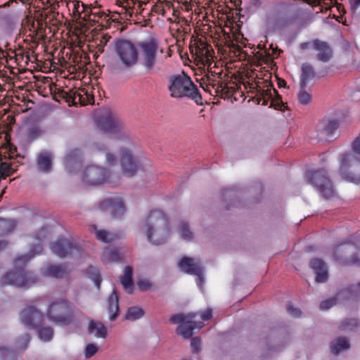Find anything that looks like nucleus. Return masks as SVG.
Wrapping results in <instances>:
<instances>
[{
  "instance_id": "nucleus-1",
  "label": "nucleus",
  "mask_w": 360,
  "mask_h": 360,
  "mask_svg": "<svg viewBox=\"0 0 360 360\" xmlns=\"http://www.w3.org/2000/svg\"><path fill=\"white\" fill-rule=\"evenodd\" d=\"M41 252L42 247L38 244L29 253L18 256L13 261L14 271L8 272L1 278V285L27 289L36 284L38 282L37 276L33 272L25 270V267L34 257Z\"/></svg>"
},
{
  "instance_id": "nucleus-2",
  "label": "nucleus",
  "mask_w": 360,
  "mask_h": 360,
  "mask_svg": "<svg viewBox=\"0 0 360 360\" xmlns=\"http://www.w3.org/2000/svg\"><path fill=\"white\" fill-rule=\"evenodd\" d=\"M144 229L148 242L157 245L165 243L170 234L168 217L158 210L149 212L144 220Z\"/></svg>"
},
{
  "instance_id": "nucleus-3",
  "label": "nucleus",
  "mask_w": 360,
  "mask_h": 360,
  "mask_svg": "<svg viewBox=\"0 0 360 360\" xmlns=\"http://www.w3.org/2000/svg\"><path fill=\"white\" fill-rule=\"evenodd\" d=\"M168 89L172 98L188 97L194 100L197 104H202V96L196 85L184 72L181 74L170 76Z\"/></svg>"
},
{
  "instance_id": "nucleus-4",
  "label": "nucleus",
  "mask_w": 360,
  "mask_h": 360,
  "mask_svg": "<svg viewBox=\"0 0 360 360\" xmlns=\"http://www.w3.org/2000/svg\"><path fill=\"white\" fill-rule=\"evenodd\" d=\"M298 20V14L291 6L281 2L276 5L272 12L266 17V24L274 30H284L294 25Z\"/></svg>"
},
{
  "instance_id": "nucleus-5",
  "label": "nucleus",
  "mask_w": 360,
  "mask_h": 360,
  "mask_svg": "<svg viewBox=\"0 0 360 360\" xmlns=\"http://www.w3.org/2000/svg\"><path fill=\"white\" fill-rule=\"evenodd\" d=\"M75 311V307L72 303L60 298L49 304L46 316L53 323L69 324L73 319Z\"/></svg>"
},
{
  "instance_id": "nucleus-6",
  "label": "nucleus",
  "mask_w": 360,
  "mask_h": 360,
  "mask_svg": "<svg viewBox=\"0 0 360 360\" xmlns=\"http://www.w3.org/2000/svg\"><path fill=\"white\" fill-rule=\"evenodd\" d=\"M113 44L115 52L125 68H131L138 63L139 51L136 44L124 39H116Z\"/></svg>"
},
{
  "instance_id": "nucleus-7",
  "label": "nucleus",
  "mask_w": 360,
  "mask_h": 360,
  "mask_svg": "<svg viewBox=\"0 0 360 360\" xmlns=\"http://www.w3.org/2000/svg\"><path fill=\"white\" fill-rule=\"evenodd\" d=\"M196 313H188L186 314H176L172 315L169 321L176 324H179L176 328V333L184 338H190L195 329H200L204 326L202 321H195Z\"/></svg>"
},
{
  "instance_id": "nucleus-8",
  "label": "nucleus",
  "mask_w": 360,
  "mask_h": 360,
  "mask_svg": "<svg viewBox=\"0 0 360 360\" xmlns=\"http://www.w3.org/2000/svg\"><path fill=\"white\" fill-rule=\"evenodd\" d=\"M340 172L343 179L354 184L360 183V158L352 153L343 154Z\"/></svg>"
},
{
  "instance_id": "nucleus-9",
  "label": "nucleus",
  "mask_w": 360,
  "mask_h": 360,
  "mask_svg": "<svg viewBox=\"0 0 360 360\" xmlns=\"http://www.w3.org/2000/svg\"><path fill=\"white\" fill-rule=\"evenodd\" d=\"M307 182L315 187L326 199H329L335 194L330 180L324 170L308 171L306 174Z\"/></svg>"
},
{
  "instance_id": "nucleus-10",
  "label": "nucleus",
  "mask_w": 360,
  "mask_h": 360,
  "mask_svg": "<svg viewBox=\"0 0 360 360\" xmlns=\"http://www.w3.org/2000/svg\"><path fill=\"white\" fill-rule=\"evenodd\" d=\"M50 249L60 258L80 256L82 253V248L71 238H59L51 243Z\"/></svg>"
},
{
  "instance_id": "nucleus-11",
  "label": "nucleus",
  "mask_w": 360,
  "mask_h": 360,
  "mask_svg": "<svg viewBox=\"0 0 360 360\" xmlns=\"http://www.w3.org/2000/svg\"><path fill=\"white\" fill-rule=\"evenodd\" d=\"M142 51L143 66L150 72L153 70L157 62L158 44L155 39H150L140 43Z\"/></svg>"
},
{
  "instance_id": "nucleus-12",
  "label": "nucleus",
  "mask_w": 360,
  "mask_h": 360,
  "mask_svg": "<svg viewBox=\"0 0 360 360\" xmlns=\"http://www.w3.org/2000/svg\"><path fill=\"white\" fill-rule=\"evenodd\" d=\"M142 51L143 66L150 72L153 70L157 62L158 44L155 39H150L140 43Z\"/></svg>"
},
{
  "instance_id": "nucleus-13",
  "label": "nucleus",
  "mask_w": 360,
  "mask_h": 360,
  "mask_svg": "<svg viewBox=\"0 0 360 360\" xmlns=\"http://www.w3.org/2000/svg\"><path fill=\"white\" fill-rule=\"evenodd\" d=\"M108 172L103 167L89 166L86 168L82 181L91 186H98L105 182H110Z\"/></svg>"
},
{
  "instance_id": "nucleus-14",
  "label": "nucleus",
  "mask_w": 360,
  "mask_h": 360,
  "mask_svg": "<svg viewBox=\"0 0 360 360\" xmlns=\"http://www.w3.org/2000/svg\"><path fill=\"white\" fill-rule=\"evenodd\" d=\"M98 127L105 133L117 134L122 131V124L116 115L110 111H105L97 120Z\"/></svg>"
},
{
  "instance_id": "nucleus-15",
  "label": "nucleus",
  "mask_w": 360,
  "mask_h": 360,
  "mask_svg": "<svg viewBox=\"0 0 360 360\" xmlns=\"http://www.w3.org/2000/svg\"><path fill=\"white\" fill-rule=\"evenodd\" d=\"M302 49H311L316 52V58L317 60L328 63L333 58V50L328 43L320 39H314L307 43L302 44Z\"/></svg>"
},
{
  "instance_id": "nucleus-16",
  "label": "nucleus",
  "mask_w": 360,
  "mask_h": 360,
  "mask_svg": "<svg viewBox=\"0 0 360 360\" xmlns=\"http://www.w3.org/2000/svg\"><path fill=\"white\" fill-rule=\"evenodd\" d=\"M98 207L102 211L110 210L114 219L120 218L126 211L124 202L120 197L105 199L99 203Z\"/></svg>"
},
{
  "instance_id": "nucleus-17",
  "label": "nucleus",
  "mask_w": 360,
  "mask_h": 360,
  "mask_svg": "<svg viewBox=\"0 0 360 360\" xmlns=\"http://www.w3.org/2000/svg\"><path fill=\"white\" fill-rule=\"evenodd\" d=\"M120 163L124 176L131 177L136 173L139 168L138 162L129 149L120 150Z\"/></svg>"
},
{
  "instance_id": "nucleus-18",
  "label": "nucleus",
  "mask_w": 360,
  "mask_h": 360,
  "mask_svg": "<svg viewBox=\"0 0 360 360\" xmlns=\"http://www.w3.org/2000/svg\"><path fill=\"white\" fill-rule=\"evenodd\" d=\"M178 266L182 272L197 276L200 281L202 279L203 269L199 261L184 257L178 262Z\"/></svg>"
},
{
  "instance_id": "nucleus-19",
  "label": "nucleus",
  "mask_w": 360,
  "mask_h": 360,
  "mask_svg": "<svg viewBox=\"0 0 360 360\" xmlns=\"http://www.w3.org/2000/svg\"><path fill=\"white\" fill-rule=\"evenodd\" d=\"M44 315L34 307L24 309L20 315L21 321L30 328H37L42 322Z\"/></svg>"
},
{
  "instance_id": "nucleus-20",
  "label": "nucleus",
  "mask_w": 360,
  "mask_h": 360,
  "mask_svg": "<svg viewBox=\"0 0 360 360\" xmlns=\"http://www.w3.org/2000/svg\"><path fill=\"white\" fill-rule=\"evenodd\" d=\"M310 266L316 274V283H325L328 281V274L326 263L321 259H313L310 261Z\"/></svg>"
},
{
  "instance_id": "nucleus-21",
  "label": "nucleus",
  "mask_w": 360,
  "mask_h": 360,
  "mask_svg": "<svg viewBox=\"0 0 360 360\" xmlns=\"http://www.w3.org/2000/svg\"><path fill=\"white\" fill-rule=\"evenodd\" d=\"M39 34V30L36 26V23L34 20L28 18L27 20L26 25H25L24 30L21 32V34L23 37H26L24 39L25 43H34L37 44V36Z\"/></svg>"
},
{
  "instance_id": "nucleus-22",
  "label": "nucleus",
  "mask_w": 360,
  "mask_h": 360,
  "mask_svg": "<svg viewBox=\"0 0 360 360\" xmlns=\"http://www.w3.org/2000/svg\"><path fill=\"white\" fill-rule=\"evenodd\" d=\"M70 272V269L65 264H49L43 269V274L46 276L55 278H63Z\"/></svg>"
},
{
  "instance_id": "nucleus-23",
  "label": "nucleus",
  "mask_w": 360,
  "mask_h": 360,
  "mask_svg": "<svg viewBox=\"0 0 360 360\" xmlns=\"http://www.w3.org/2000/svg\"><path fill=\"white\" fill-rule=\"evenodd\" d=\"M63 97L68 99L72 100L73 102L75 101L77 98H78V101L83 105L91 103L94 101V97L91 95H89L85 89H80V91H62Z\"/></svg>"
},
{
  "instance_id": "nucleus-24",
  "label": "nucleus",
  "mask_w": 360,
  "mask_h": 360,
  "mask_svg": "<svg viewBox=\"0 0 360 360\" xmlns=\"http://www.w3.org/2000/svg\"><path fill=\"white\" fill-rule=\"evenodd\" d=\"M318 130L327 138L333 136L338 129V119L335 117H324L318 126Z\"/></svg>"
},
{
  "instance_id": "nucleus-25",
  "label": "nucleus",
  "mask_w": 360,
  "mask_h": 360,
  "mask_svg": "<svg viewBox=\"0 0 360 360\" xmlns=\"http://www.w3.org/2000/svg\"><path fill=\"white\" fill-rule=\"evenodd\" d=\"M52 155L48 151L40 153L37 158L38 169L44 173L49 172L51 169Z\"/></svg>"
},
{
  "instance_id": "nucleus-26",
  "label": "nucleus",
  "mask_w": 360,
  "mask_h": 360,
  "mask_svg": "<svg viewBox=\"0 0 360 360\" xmlns=\"http://www.w3.org/2000/svg\"><path fill=\"white\" fill-rule=\"evenodd\" d=\"M300 87L306 88L308 82L314 79L316 74L309 63H304L301 67Z\"/></svg>"
},
{
  "instance_id": "nucleus-27",
  "label": "nucleus",
  "mask_w": 360,
  "mask_h": 360,
  "mask_svg": "<svg viewBox=\"0 0 360 360\" xmlns=\"http://www.w3.org/2000/svg\"><path fill=\"white\" fill-rule=\"evenodd\" d=\"M108 310L110 316V320L114 321L119 314V300L117 292L113 290L108 298Z\"/></svg>"
},
{
  "instance_id": "nucleus-28",
  "label": "nucleus",
  "mask_w": 360,
  "mask_h": 360,
  "mask_svg": "<svg viewBox=\"0 0 360 360\" xmlns=\"http://www.w3.org/2000/svg\"><path fill=\"white\" fill-rule=\"evenodd\" d=\"M88 330L90 334L94 335L96 338H105L107 336V328L100 321L91 320L89 323Z\"/></svg>"
},
{
  "instance_id": "nucleus-29",
  "label": "nucleus",
  "mask_w": 360,
  "mask_h": 360,
  "mask_svg": "<svg viewBox=\"0 0 360 360\" xmlns=\"http://www.w3.org/2000/svg\"><path fill=\"white\" fill-rule=\"evenodd\" d=\"M122 256L116 248H105L101 256V260L103 264L111 262H118L122 261Z\"/></svg>"
},
{
  "instance_id": "nucleus-30",
  "label": "nucleus",
  "mask_w": 360,
  "mask_h": 360,
  "mask_svg": "<svg viewBox=\"0 0 360 360\" xmlns=\"http://www.w3.org/2000/svg\"><path fill=\"white\" fill-rule=\"evenodd\" d=\"M191 53L202 61H209L212 58V52L210 46L206 44H200L195 47L191 49Z\"/></svg>"
},
{
  "instance_id": "nucleus-31",
  "label": "nucleus",
  "mask_w": 360,
  "mask_h": 360,
  "mask_svg": "<svg viewBox=\"0 0 360 360\" xmlns=\"http://www.w3.org/2000/svg\"><path fill=\"white\" fill-rule=\"evenodd\" d=\"M91 229L94 232L98 240L106 243L112 242L120 236L119 234L110 233L105 230H99L95 225L91 226Z\"/></svg>"
},
{
  "instance_id": "nucleus-32",
  "label": "nucleus",
  "mask_w": 360,
  "mask_h": 360,
  "mask_svg": "<svg viewBox=\"0 0 360 360\" xmlns=\"http://www.w3.org/2000/svg\"><path fill=\"white\" fill-rule=\"evenodd\" d=\"M15 226L16 223L14 220L0 218V236L11 233Z\"/></svg>"
},
{
  "instance_id": "nucleus-33",
  "label": "nucleus",
  "mask_w": 360,
  "mask_h": 360,
  "mask_svg": "<svg viewBox=\"0 0 360 360\" xmlns=\"http://www.w3.org/2000/svg\"><path fill=\"white\" fill-rule=\"evenodd\" d=\"M360 295V283L352 285L345 290L339 291V297H344L348 299H354Z\"/></svg>"
},
{
  "instance_id": "nucleus-34",
  "label": "nucleus",
  "mask_w": 360,
  "mask_h": 360,
  "mask_svg": "<svg viewBox=\"0 0 360 360\" xmlns=\"http://www.w3.org/2000/svg\"><path fill=\"white\" fill-rule=\"evenodd\" d=\"M86 274L94 283L96 287L99 289L102 282L100 271L96 267L90 266L86 270Z\"/></svg>"
},
{
  "instance_id": "nucleus-35",
  "label": "nucleus",
  "mask_w": 360,
  "mask_h": 360,
  "mask_svg": "<svg viewBox=\"0 0 360 360\" xmlns=\"http://www.w3.org/2000/svg\"><path fill=\"white\" fill-rule=\"evenodd\" d=\"M275 94L273 92V89H259L257 94L258 103L262 101V105H266L269 100H271Z\"/></svg>"
},
{
  "instance_id": "nucleus-36",
  "label": "nucleus",
  "mask_w": 360,
  "mask_h": 360,
  "mask_svg": "<svg viewBox=\"0 0 360 360\" xmlns=\"http://www.w3.org/2000/svg\"><path fill=\"white\" fill-rule=\"evenodd\" d=\"M144 315L143 310L138 307H132L127 310L125 319L127 320L135 321L141 319Z\"/></svg>"
},
{
  "instance_id": "nucleus-37",
  "label": "nucleus",
  "mask_w": 360,
  "mask_h": 360,
  "mask_svg": "<svg viewBox=\"0 0 360 360\" xmlns=\"http://www.w3.org/2000/svg\"><path fill=\"white\" fill-rule=\"evenodd\" d=\"M43 134V131L38 126H32L28 128L26 138L28 141L32 142L39 139Z\"/></svg>"
},
{
  "instance_id": "nucleus-38",
  "label": "nucleus",
  "mask_w": 360,
  "mask_h": 360,
  "mask_svg": "<svg viewBox=\"0 0 360 360\" xmlns=\"http://www.w3.org/2000/svg\"><path fill=\"white\" fill-rule=\"evenodd\" d=\"M339 264L341 265H356L360 266V250L356 255L351 258L343 257L342 255H339Z\"/></svg>"
},
{
  "instance_id": "nucleus-39",
  "label": "nucleus",
  "mask_w": 360,
  "mask_h": 360,
  "mask_svg": "<svg viewBox=\"0 0 360 360\" xmlns=\"http://www.w3.org/2000/svg\"><path fill=\"white\" fill-rule=\"evenodd\" d=\"M179 234L185 240H191L193 238V233L190 231L188 224L186 221H181Z\"/></svg>"
},
{
  "instance_id": "nucleus-40",
  "label": "nucleus",
  "mask_w": 360,
  "mask_h": 360,
  "mask_svg": "<svg viewBox=\"0 0 360 360\" xmlns=\"http://www.w3.org/2000/svg\"><path fill=\"white\" fill-rule=\"evenodd\" d=\"M38 335L42 341L48 342L53 338V330L51 327H43L39 330Z\"/></svg>"
},
{
  "instance_id": "nucleus-41",
  "label": "nucleus",
  "mask_w": 360,
  "mask_h": 360,
  "mask_svg": "<svg viewBox=\"0 0 360 360\" xmlns=\"http://www.w3.org/2000/svg\"><path fill=\"white\" fill-rule=\"evenodd\" d=\"M306 88L300 87L297 94L298 101L302 105H309L311 102V95L305 91Z\"/></svg>"
},
{
  "instance_id": "nucleus-42",
  "label": "nucleus",
  "mask_w": 360,
  "mask_h": 360,
  "mask_svg": "<svg viewBox=\"0 0 360 360\" xmlns=\"http://www.w3.org/2000/svg\"><path fill=\"white\" fill-rule=\"evenodd\" d=\"M15 352L6 347H0V360H16Z\"/></svg>"
},
{
  "instance_id": "nucleus-43",
  "label": "nucleus",
  "mask_w": 360,
  "mask_h": 360,
  "mask_svg": "<svg viewBox=\"0 0 360 360\" xmlns=\"http://www.w3.org/2000/svg\"><path fill=\"white\" fill-rule=\"evenodd\" d=\"M338 303V298L336 295L327 299L326 300L322 301L319 304V308L321 310H328L331 307L335 306Z\"/></svg>"
},
{
  "instance_id": "nucleus-44",
  "label": "nucleus",
  "mask_w": 360,
  "mask_h": 360,
  "mask_svg": "<svg viewBox=\"0 0 360 360\" xmlns=\"http://www.w3.org/2000/svg\"><path fill=\"white\" fill-rule=\"evenodd\" d=\"M273 92L275 94L271 98L270 107H273L276 110H281L283 104L281 100V96L278 94V91L274 88H273Z\"/></svg>"
},
{
  "instance_id": "nucleus-45",
  "label": "nucleus",
  "mask_w": 360,
  "mask_h": 360,
  "mask_svg": "<svg viewBox=\"0 0 360 360\" xmlns=\"http://www.w3.org/2000/svg\"><path fill=\"white\" fill-rule=\"evenodd\" d=\"M82 6L84 7V11L89 12L88 9H89V13L91 15H94L95 18L97 17L98 18H104L107 17L105 13L103 11H101L99 8L94 7V8H87V6L84 4H82Z\"/></svg>"
},
{
  "instance_id": "nucleus-46",
  "label": "nucleus",
  "mask_w": 360,
  "mask_h": 360,
  "mask_svg": "<svg viewBox=\"0 0 360 360\" xmlns=\"http://www.w3.org/2000/svg\"><path fill=\"white\" fill-rule=\"evenodd\" d=\"M98 348L94 344H88L84 350V356L86 358L89 359L92 357L96 353L98 352Z\"/></svg>"
},
{
  "instance_id": "nucleus-47",
  "label": "nucleus",
  "mask_w": 360,
  "mask_h": 360,
  "mask_svg": "<svg viewBox=\"0 0 360 360\" xmlns=\"http://www.w3.org/2000/svg\"><path fill=\"white\" fill-rule=\"evenodd\" d=\"M136 8V3H134V0H127V4L124 5V9L130 17L134 13H137Z\"/></svg>"
},
{
  "instance_id": "nucleus-48",
  "label": "nucleus",
  "mask_w": 360,
  "mask_h": 360,
  "mask_svg": "<svg viewBox=\"0 0 360 360\" xmlns=\"http://www.w3.org/2000/svg\"><path fill=\"white\" fill-rule=\"evenodd\" d=\"M201 340L199 338L195 337L193 338L191 340V347L192 349V352L194 354H197L200 350Z\"/></svg>"
},
{
  "instance_id": "nucleus-49",
  "label": "nucleus",
  "mask_w": 360,
  "mask_h": 360,
  "mask_svg": "<svg viewBox=\"0 0 360 360\" xmlns=\"http://www.w3.org/2000/svg\"><path fill=\"white\" fill-rule=\"evenodd\" d=\"M287 311L288 313L295 318H298L301 315V311L295 308L292 304H288L287 306Z\"/></svg>"
},
{
  "instance_id": "nucleus-50",
  "label": "nucleus",
  "mask_w": 360,
  "mask_h": 360,
  "mask_svg": "<svg viewBox=\"0 0 360 360\" xmlns=\"http://www.w3.org/2000/svg\"><path fill=\"white\" fill-rule=\"evenodd\" d=\"M349 347L350 344L347 338L344 337H339V353L341 351L349 349Z\"/></svg>"
},
{
  "instance_id": "nucleus-51",
  "label": "nucleus",
  "mask_w": 360,
  "mask_h": 360,
  "mask_svg": "<svg viewBox=\"0 0 360 360\" xmlns=\"http://www.w3.org/2000/svg\"><path fill=\"white\" fill-rule=\"evenodd\" d=\"M121 283L125 290H131L133 286L132 278L122 276Z\"/></svg>"
},
{
  "instance_id": "nucleus-52",
  "label": "nucleus",
  "mask_w": 360,
  "mask_h": 360,
  "mask_svg": "<svg viewBox=\"0 0 360 360\" xmlns=\"http://www.w3.org/2000/svg\"><path fill=\"white\" fill-rule=\"evenodd\" d=\"M197 316H200L202 321H207L212 317V310L211 309H207L205 311L196 313Z\"/></svg>"
},
{
  "instance_id": "nucleus-53",
  "label": "nucleus",
  "mask_w": 360,
  "mask_h": 360,
  "mask_svg": "<svg viewBox=\"0 0 360 360\" xmlns=\"http://www.w3.org/2000/svg\"><path fill=\"white\" fill-rule=\"evenodd\" d=\"M207 82H208V84L212 85V87L217 86V90L219 89V88H223V82L219 80H216L213 77L210 76V75L207 76Z\"/></svg>"
},
{
  "instance_id": "nucleus-54",
  "label": "nucleus",
  "mask_w": 360,
  "mask_h": 360,
  "mask_svg": "<svg viewBox=\"0 0 360 360\" xmlns=\"http://www.w3.org/2000/svg\"><path fill=\"white\" fill-rule=\"evenodd\" d=\"M49 234L48 227H43L38 233H36L35 238L38 240H43Z\"/></svg>"
},
{
  "instance_id": "nucleus-55",
  "label": "nucleus",
  "mask_w": 360,
  "mask_h": 360,
  "mask_svg": "<svg viewBox=\"0 0 360 360\" xmlns=\"http://www.w3.org/2000/svg\"><path fill=\"white\" fill-rule=\"evenodd\" d=\"M227 46L233 50V51L234 52V53L236 54V53H240L242 51V49L241 47L238 45V44H235L232 41L229 40L227 42Z\"/></svg>"
},
{
  "instance_id": "nucleus-56",
  "label": "nucleus",
  "mask_w": 360,
  "mask_h": 360,
  "mask_svg": "<svg viewBox=\"0 0 360 360\" xmlns=\"http://www.w3.org/2000/svg\"><path fill=\"white\" fill-rule=\"evenodd\" d=\"M105 158H106V162L109 165H110V166L115 165L117 160L114 155H112L110 153H106Z\"/></svg>"
},
{
  "instance_id": "nucleus-57",
  "label": "nucleus",
  "mask_w": 360,
  "mask_h": 360,
  "mask_svg": "<svg viewBox=\"0 0 360 360\" xmlns=\"http://www.w3.org/2000/svg\"><path fill=\"white\" fill-rule=\"evenodd\" d=\"M137 285L141 290H146L151 286V283L146 280L139 281Z\"/></svg>"
},
{
  "instance_id": "nucleus-58",
  "label": "nucleus",
  "mask_w": 360,
  "mask_h": 360,
  "mask_svg": "<svg viewBox=\"0 0 360 360\" xmlns=\"http://www.w3.org/2000/svg\"><path fill=\"white\" fill-rule=\"evenodd\" d=\"M331 353L337 355L338 354V339L333 340L330 345Z\"/></svg>"
},
{
  "instance_id": "nucleus-59",
  "label": "nucleus",
  "mask_w": 360,
  "mask_h": 360,
  "mask_svg": "<svg viewBox=\"0 0 360 360\" xmlns=\"http://www.w3.org/2000/svg\"><path fill=\"white\" fill-rule=\"evenodd\" d=\"M134 3H136V13H141L143 8V6L146 4L144 1H141L139 0H134Z\"/></svg>"
},
{
  "instance_id": "nucleus-60",
  "label": "nucleus",
  "mask_w": 360,
  "mask_h": 360,
  "mask_svg": "<svg viewBox=\"0 0 360 360\" xmlns=\"http://www.w3.org/2000/svg\"><path fill=\"white\" fill-rule=\"evenodd\" d=\"M124 273V274L123 276L132 278L133 269L131 266H127L125 267Z\"/></svg>"
},
{
  "instance_id": "nucleus-61",
  "label": "nucleus",
  "mask_w": 360,
  "mask_h": 360,
  "mask_svg": "<svg viewBox=\"0 0 360 360\" xmlns=\"http://www.w3.org/2000/svg\"><path fill=\"white\" fill-rule=\"evenodd\" d=\"M36 26L37 27L39 33H41L44 31V21L42 19H37Z\"/></svg>"
},
{
  "instance_id": "nucleus-62",
  "label": "nucleus",
  "mask_w": 360,
  "mask_h": 360,
  "mask_svg": "<svg viewBox=\"0 0 360 360\" xmlns=\"http://www.w3.org/2000/svg\"><path fill=\"white\" fill-rule=\"evenodd\" d=\"M360 6V0H351V7L353 10H356Z\"/></svg>"
},
{
  "instance_id": "nucleus-63",
  "label": "nucleus",
  "mask_w": 360,
  "mask_h": 360,
  "mask_svg": "<svg viewBox=\"0 0 360 360\" xmlns=\"http://www.w3.org/2000/svg\"><path fill=\"white\" fill-rule=\"evenodd\" d=\"M110 38V36L108 35H104L102 37L101 41H100V44H101L102 46H105L107 42L108 41L109 39Z\"/></svg>"
},
{
  "instance_id": "nucleus-64",
  "label": "nucleus",
  "mask_w": 360,
  "mask_h": 360,
  "mask_svg": "<svg viewBox=\"0 0 360 360\" xmlns=\"http://www.w3.org/2000/svg\"><path fill=\"white\" fill-rule=\"evenodd\" d=\"M8 241L3 240H0V252L6 248L8 247Z\"/></svg>"
}]
</instances>
